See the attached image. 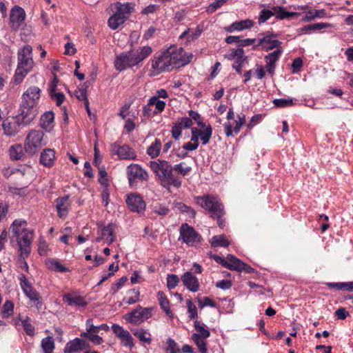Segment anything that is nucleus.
Returning a JSON list of instances; mask_svg holds the SVG:
<instances>
[{
	"label": "nucleus",
	"instance_id": "1",
	"mask_svg": "<svg viewBox=\"0 0 353 353\" xmlns=\"http://www.w3.org/2000/svg\"><path fill=\"white\" fill-rule=\"evenodd\" d=\"M12 238H15L19 246V257L26 259L31 252V245L34 239L33 230L27 228L25 220L16 219L10 225Z\"/></svg>",
	"mask_w": 353,
	"mask_h": 353
},
{
	"label": "nucleus",
	"instance_id": "2",
	"mask_svg": "<svg viewBox=\"0 0 353 353\" xmlns=\"http://www.w3.org/2000/svg\"><path fill=\"white\" fill-rule=\"evenodd\" d=\"M150 167L164 188L170 190L171 186L176 188L181 187V178L173 174V168L168 161L159 159L150 161Z\"/></svg>",
	"mask_w": 353,
	"mask_h": 353
},
{
	"label": "nucleus",
	"instance_id": "3",
	"mask_svg": "<svg viewBox=\"0 0 353 353\" xmlns=\"http://www.w3.org/2000/svg\"><path fill=\"white\" fill-rule=\"evenodd\" d=\"M41 89L37 86H30L22 95L19 112L26 121H32L37 116L38 111L37 106L41 97Z\"/></svg>",
	"mask_w": 353,
	"mask_h": 353
},
{
	"label": "nucleus",
	"instance_id": "4",
	"mask_svg": "<svg viewBox=\"0 0 353 353\" xmlns=\"http://www.w3.org/2000/svg\"><path fill=\"white\" fill-rule=\"evenodd\" d=\"M17 60L18 64L14 81L17 84H19L33 68L32 48L30 45H26L19 49L17 53Z\"/></svg>",
	"mask_w": 353,
	"mask_h": 353
},
{
	"label": "nucleus",
	"instance_id": "5",
	"mask_svg": "<svg viewBox=\"0 0 353 353\" xmlns=\"http://www.w3.org/2000/svg\"><path fill=\"white\" fill-rule=\"evenodd\" d=\"M196 203L207 210L211 217L217 219L218 225L221 228L224 227V221L221 219L225 213L224 208L217 197L212 195L197 196L196 197Z\"/></svg>",
	"mask_w": 353,
	"mask_h": 353
},
{
	"label": "nucleus",
	"instance_id": "6",
	"mask_svg": "<svg viewBox=\"0 0 353 353\" xmlns=\"http://www.w3.org/2000/svg\"><path fill=\"white\" fill-rule=\"evenodd\" d=\"M113 14L110 17L108 24L112 30H117L134 12V5L132 3H121L116 2L111 6Z\"/></svg>",
	"mask_w": 353,
	"mask_h": 353
},
{
	"label": "nucleus",
	"instance_id": "7",
	"mask_svg": "<svg viewBox=\"0 0 353 353\" xmlns=\"http://www.w3.org/2000/svg\"><path fill=\"white\" fill-rule=\"evenodd\" d=\"M44 133L39 130H32L26 136L24 142V150L30 155L37 153L39 150L46 144Z\"/></svg>",
	"mask_w": 353,
	"mask_h": 353
},
{
	"label": "nucleus",
	"instance_id": "8",
	"mask_svg": "<svg viewBox=\"0 0 353 353\" xmlns=\"http://www.w3.org/2000/svg\"><path fill=\"white\" fill-rule=\"evenodd\" d=\"M172 68L184 66L190 62L192 54L186 55L181 47L170 46L166 50Z\"/></svg>",
	"mask_w": 353,
	"mask_h": 353
},
{
	"label": "nucleus",
	"instance_id": "9",
	"mask_svg": "<svg viewBox=\"0 0 353 353\" xmlns=\"http://www.w3.org/2000/svg\"><path fill=\"white\" fill-rule=\"evenodd\" d=\"M126 172L130 187H135L138 182L147 181L149 177L148 172L137 163L129 165Z\"/></svg>",
	"mask_w": 353,
	"mask_h": 353
},
{
	"label": "nucleus",
	"instance_id": "10",
	"mask_svg": "<svg viewBox=\"0 0 353 353\" xmlns=\"http://www.w3.org/2000/svg\"><path fill=\"white\" fill-rule=\"evenodd\" d=\"M152 307H143L138 305L135 310L127 314L125 320L132 324L139 325L152 315Z\"/></svg>",
	"mask_w": 353,
	"mask_h": 353
},
{
	"label": "nucleus",
	"instance_id": "11",
	"mask_svg": "<svg viewBox=\"0 0 353 353\" xmlns=\"http://www.w3.org/2000/svg\"><path fill=\"white\" fill-rule=\"evenodd\" d=\"M31 121H26V119L23 118L21 113L12 117L7 119L3 121L2 126L4 131V134L7 136H14L18 133L21 124L26 125L28 124Z\"/></svg>",
	"mask_w": 353,
	"mask_h": 353
},
{
	"label": "nucleus",
	"instance_id": "12",
	"mask_svg": "<svg viewBox=\"0 0 353 353\" xmlns=\"http://www.w3.org/2000/svg\"><path fill=\"white\" fill-rule=\"evenodd\" d=\"M276 38V36L275 34L268 32L263 34L262 38L257 39V43L254 46L253 49L255 50L259 47L265 51H270L273 49H283L281 47L282 43Z\"/></svg>",
	"mask_w": 353,
	"mask_h": 353
},
{
	"label": "nucleus",
	"instance_id": "13",
	"mask_svg": "<svg viewBox=\"0 0 353 353\" xmlns=\"http://www.w3.org/2000/svg\"><path fill=\"white\" fill-rule=\"evenodd\" d=\"M152 72L154 75L170 70L172 67L169 61L167 51L163 52L159 56L154 57L152 60Z\"/></svg>",
	"mask_w": 353,
	"mask_h": 353
},
{
	"label": "nucleus",
	"instance_id": "14",
	"mask_svg": "<svg viewBox=\"0 0 353 353\" xmlns=\"http://www.w3.org/2000/svg\"><path fill=\"white\" fill-rule=\"evenodd\" d=\"M138 65L132 50L121 53L116 57L114 66L117 70L122 71L128 68Z\"/></svg>",
	"mask_w": 353,
	"mask_h": 353
},
{
	"label": "nucleus",
	"instance_id": "15",
	"mask_svg": "<svg viewBox=\"0 0 353 353\" xmlns=\"http://www.w3.org/2000/svg\"><path fill=\"white\" fill-rule=\"evenodd\" d=\"M180 238L187 245L193 246L201 241V236L195 230L187 223L183 224L180 228Z\"/></svg>",
	"mask_w": 353,
	"mask_h": 353
},
{
	"label": "nucleus",
	"instance_id": "16",
	"mask_svg": "<svg viewBox=\"0 0 353 353\" xmlns=\"http://www.w3.org/2000/svg\"><path fill=\"white\" fill-rule=\"evenodd\" d=\"M26 12L23 8L19 6L12 8L10 14V26L12 30H18L22 26L26 19Z\"/></svg>",
	"mask_w": 353,
	"mask_h": 353
},
{
	"label": "nucleus",
	"instance_id": "17",
	"mask_svg": "<svg viewBox=\"0 0 353 353\" xmlns=\"http://www.w3.org/2000/svg\"><path fill=\"white\" fill-rule=\"evenodd\" d=\"M111 154L117 155L121 160H134L137 155L134 151L128 145H119L116 143L111 145Z\"/></svg>",
	"mask_w": 353,
	"mask_h": 353
},
{
	"label": "nucleus",
	"instance_id": "18",
	"mask_svg": "<svg viewBox=\"0 0 353 353\" xmlns=\"http://www.w3.org/2000/svg\"><path fill=\"white\" fill-rule=\"evenodd\" d=\"M115 229L116 225L113 223H109L106 226L102 227L97 232L98 236L96 241H104L106 243L110 245L115 240Z\"/></svg>",
	"mask_w": 353,
	"mask_h": 353
},
{
	"label": "nucleus",
	"instance_id": "19",
	"mask_svg": "<svg viewBox=\"0 0 353 353\" xmlns=\"http://www.w3.org/2000/svg\"><path fill=\"white\" fill-rule=\"evenodd\" d=\"M126 203L129 209L134 212L142 213L145 210V203L143 198L137 193L128 195Z\"/></svg>",
	"mask_w": 353,
	"mask_h": 353
},
{
	"label": "nucleus",
	"instance_id": "20",
	"mask_svg": "<svg viewBox=\"0 0 353 353\" xmlns=\"http://www.w3.org/2000/svg\"><path fill=\"white\" fill-rule=\"evenodd\" d=\"M112 330L124 346L129 347L134 346L133 338L128 330L117 324H113Z\"/></svg>",
	"mask_w": 353,
	"mask_h": 353
},
{
	"label": "nucleus",
	"instance_id": "21",
	"mask_svg": "<svg viewBox=\"0 0 353 353\" xmlns=\"http://www.w3.org/2000/svg\"><path fill=\"white\" fill-rule=\"evenodd\" d=\"M283 52V49L275 50L264 57L266 63L265 68L271 76H273L274 74L276 63L280 59Z\"/></svg>",
	"mask_w": 353,
	"mask_h": 353
},
{
	"label": "nucleus",
	"instance_id": "22",
	"mask_svg": "<svg viewBox=\"0 0 353 353\" xmlns=\"http://www.w3.org/2000/svg\"><path fill=\"white\" fill-rule=\"evenodd\" d=\"M192 124V120L188 117H185L178 119L172 128V137L176 140H179L181 137L183 129L189 128Z\"/></svg>",
	"mask_w": 353,
	"mask_h": 353
},
{
	"label": "nucleus",
	"instance_id": "23",
	"mask_svg": "<svg viewBox=\"0 0 353 353\" xmlns=\"http://www.w3.org/2000/svg\"><path fill=\"white\" fill-rule=\"evenodd\" d=\"M56 208L57 215L61 219L65 218L69 212V209L71 205V202L69 200V196L65 195L61 197H58L55 200Z\"/></svg>",
	"mask_w": 353,
	"mask_h": 353
},
{
	"label": "nucleus",
	"instance_id": "24",
	"mask_svg": "<svg viewBox=\"0 0 353 353\" xmlns=\"http://www.w3.org/2000/svg\"><path fill=\"white\" fill-rule=\"evenodd\" d=\"M228 261L227 268L230 270L236 271H245L246 272H250L252 270L250 266L243 262H241L239 259L236 258L232 254H228L226 257Z\"/></svg>",
	"mask_w": 353,
	"mask_h": 353
},
{
	"label": "nucleus",
	"instance_id": "25",
	"mask_svg": "<svg viewBox=\"0 0 353 353\" xmlns=\"http://www.w3.org/2000/svg\"><path fill=\"white\" fill-rule=\"evenodd\" d=\"M88 347V344L83 339L75 338L73 340L69 341L64 349V353H75L79 352Z\"/></svg>",
	"mask_w": 353,
	"mask_h": 353
},
{
	"label": "nucleus",
	"instance_id": "26",
	"mask_svg": "<svg viewBox=\"0 0 353 353\" xmlns=\"http://www.w3.org/2000/svg\"><path fill=\"white\" fill-rule=\"evenodd\" d=\"M183 285L191 292L199 291L200 284L198 279L190 272H185L181 276Z\"/></svg>",
	"mask_w": 353,
	"mask_h": 353
},
{
	"label": "nucleus",
	"instance_id": "27",
	"mask_svg": "<svg viewBox=\"0 0 353 353\" xmlns=\"http://www.w3.org/2000/svg\"><path fill=\"white\" fill-rule=\"evenodd\" d=\"M63 301L68 305L75 307H84L88 304L83 296L76 293H68L64 294L63 296Z\"/></svg>",
	"mask_w": 353,
	"mask_h": 353
},
{
	"label": "nucleus",
	"instance_id": "28",
	"mask_svg": "<svg viewBox=\"0 0 353 353\" xmlns=\"http://www.w3.org/2000/svg\"><path fill=\"white\" fill-rule=\"evenodd\" d=\"M55 159V151L50 148H46L41 153L39 162L46 168H51L54 163Z\"/></svg>",
	"mask_w": 353,
	"mask_h": 353
},
{
	"label": "nucleus",
	"instance_id": "29",
	"mask_svg": "<svg viewBox=\"0 0 353 353\" xmlns=\"http://www.w3.org/2000/svg\"><path fill=\"white\" fill-rule=\"evenodd\" d=\"M204 130H200L196 127L192 128L191 132H194L199 138H200L202 143L206 145L212 134V128L210 125H205L203 128Z\"/></svg>",
	"mask_w": 353,
	"mask_h": 353
},
{
	"label": "nucleus",
	"instance_id": "30",
	"mask_svg": "<svg viewBox=\"0 0 353 353\" xmlns=\"http://www.w3.org/2000/svg\"><path fill=\"white\" fill-rule=\"evenodd\" d=\"M273 16H275L276 19L283 20L285 19H290L300 15L299 12H288L284 7L282 6H272V7Z\"/></svg>",
	"mask_w": 353,
	"mask_h": 353
},
{
	"label": "nucleus",
	"instance_id": "31",
	"mask_svg": "<svg viewBox=\"0 0 353 353\" xmlns=\"http://www.w3.org/2000/svg\"><path fill=\"white\" fill-rule=\"evenodd\" d=\"M157 298L161 308L165 312L167 316L171 319H173V314L170 308V302L165 293L162 291H159L157 292Z\"/></svg>",
	"mask_w": 353,
	"mask_h": 353
},
{
	"label": "nucleus",
	"instance_id": "32",
	"mask_svg": "<svg viewBox=\"0 0 353 353\" xmlns=\"http://www.w3.org/2000/svg\"><path fill=\"white\" fill-rule=\"evenodd\" d=\"M132 51L137 63L139 64L152 54V48L150 46H147Z\"/></svg>",
	"mask_w": 353,
	"mask_h": 353
},
{
	"label": "nucleus",
	"instance_id": "33",
	"mask_svg": "<svg viewBox=\"0 0 353 353\" xmlns=\"http://www.w3.org/2000/svg\"><path fill=\"white\" fill-rule=\"evenodd\" d=\"M54 121V113L52 112H45L40 119L41 127L46 131H50L52 128Z\"/></svg>",
	"mask_w": 353,
	"mask_h": 353
},
{
	"label": "nucleus",
	"instance_id": "34",
	"mask_svg": "<svg viewBox=\"0 0 353 353\" xmlns=\"http://www.w3.org/2000/svg\"><path fill=\"white\" fill-rule=\"evenodd\" d=\"M23 149L24 148L21 144L11 145L9 148L10 159L12 161L21 160L24 156Z\"/></svg>",
	"mask_w": 353,
	"mask_h": 353
},
{
	"label": "nucleus",
	"instance_id": "35",
	"mask_svg": "<svg viewBox=\"0 0 353 353\" xmlns=\"http://www.w3.org/2000/svg\"><path fill=\"white\" fill-rule=\"evenodd\" d=\"M133 334L142 343H145L148 345H150L152 343L151 334L143 328L136 329L133 332Z\"/></svg>",
	"mask_w": 353,
	"mask_h": 353
},
{
	"label": "nucleus",
	"instance_id": "36",
	"mask_svg": "<svg viewBox=\"0 0 353 353\" xmlns=\"http://www.w3.org/2000/svg\"><path fill=\"white\" fill-rule=\"evenodd\" d=\"M254 26V22L250 19H245L240 21L233 23L228 29V31L232 32L234 30L241 31L244 29H248Z\"/></svg>",
	"mask_w": 353,
	"mask_h": 353
},
{
	"label": "nucleus",
	"instance_id": "37",
	"mask_svg": "<svg viewBox=\"0 0 353 353\" xmlns=\"http://www.w3.org/2000/svg\"><path fill=\"white\" fill-rule=\"evenodd\" d=\"M19 321H21V325L28 335L33 336L34 334V326L28 316H20Z\"/></svg>",
	"mask_w": 353,
	"mask_h": 353
},
{
	"label": "nucleus",
	"instance_id": "38",
	"mask_svg": "<svg viewBox=\"0 0 353 353\" xmlns=\"http://www.w3.org/2000/svg\"><path fill=\"white\" fill-rule=\"evenodd\" d=\"M326 12L325 10H310L306 12V14L303 17V21L309 22L314 20L316 18H323L325 16Z\"/></svg>",
	"mask_w": 353,
	"mask_h": 353
},
{
	"label": "nucleus",
	"instance_id": "39",
	"mask_svg": "<svg viewBox=\"0 0 353 353\" xmlns=\"http://www.w3.org/2000/svg\"><path fill=\"white\" fill-rule=\"evenodd\" d=\"M86 330L88 332L94 333L97 334L100 330L107 332L109 330V326L107 324H101L99 326H95L93 324L92 319H87L85 322Z\"/></svg>",
	"mask_w": 353,
	"mask_h": 353
},
{
	"label": "nucleus",
	"instance_id": "40",
	"mask_svg": "<svg viewBox=\"0 0 353 353\" xmlns=\"http://www.w3.org/2000/svg\"><path fill=\"white\" fill-rule=\"evenodd\" d=\"M194 328L196 332L193 334H196L199 338L207 339L210 336V332L205 328V325L197 320L194 321Z\"/></svg>",
	"mask_w": 353,
	"mask_h": 353
},
{
	"label": "nucleus",
	"instance_id": "41",
	"mask_svg": "<svg viewBox=\"0 0 353 353\" xmlns=\"http://www.w3.org/2000/svg\"><path fill=\"white\" fill-rule=\"evenodd\" d=\"M161 148V142L159 139H155L154 141L148 147L147 154L152 158L159 156Z\"/></svg>",
	"mask_w": 353,
	"mask_h": 353
},
{
	"label": "nucleus",
	"instance_id": "42",
	"mask_svg": "<svg viewBox=\"0 0 353 353\" xmlns=\"http://www.w3.org/2000/svg\"><path fill=\"white\" fill-rule=\"evenodd\" d=\"M211 246L216 247H228L230 245V241L225 235H216L214 236L210 241Z\"/></svg>",
	"mask_w": 353,
	"mask_h": 353
},
{
	"label": "nucleus",
	"instance_id": "43",
	"mask_svg": "<svg viewBox=\"0 0 353 353\" xmlns=\"http://www.w3.org/2000/svg\"><path fill=\"white\" fill-rule=\"evenodd\" d=\"M41 346L43 353H52L54 349V339L51 336H47L42 339Z\"/></svg>",
	"mask_w": 353,
	"mask_h": 353
},
{
	"label": "nucleus",
	"instance_id": "44",
	"mask_svg": "<svg viewBox=\"0 0 353 353\" xmlns=\"http://www.w3.org/2000/svg\"><path fill=\"white\" fill-rule=\"evenodd\" d=\"M148 101L152 106L155 105V110L153 112L154 114L161 113L165 110V103L157 99V97H152Z\"/></svg>",
	"mask_w": 353,
	"mask_h": 353
},
{
	"label": "nucleus",
	"instance_id": "45",
	"mask_svg": "<svg viewBox=\"0 0 353 353\" xmlns=\"http://www.w3.org/2000/svg\"><path fill=\"white\" fill-rule=\"evenodd\" d=\"M48 266L49 269L53 270L59 272H66L69 270L63 266L58 260L51 259L48 261Z\"/></svg>",
	"mask_w": 353,
	"mask_h": 353
},
{
	"label": "nucleus",
	"instance_id": "46",
	"mask_svg": "<svg viewBox=\"0 0 353 353\" xmlns=\"http://www.w3.org/2000/svg\"><path fill=\"white\" fill-rule=\"evenodd\" d=\"M192 339L194 342V343L196 345L199 353H207L208 348H207V343L205 341V339H201L199 338V336L196 334H192Z\"/></svg>",
	"mask_w": 353,
	"mask_h": 353
},
{
	"label": "nucleus",
	"instance_id": "47",
	"mask_svg": "<svg viewBox=\"0 0 353 353\" xmlns=\"http://www.w3.org/2000/svg\"><path fill=\"white\" fill-rule=\"evenodd\" d=\"M235 123L236 125L234 128V130H232V126L230 123L228 122L225 124V133L227 137H229L232 136L233 132H234L236 134L239 132L243 125H240L237 121H235Z\"/></svg>",
	"mask_w": 353,
	"mask_h": 353
},
{
	"label": "nucleus",
	"instance_id": "48",
	"mask_svg": "<svg viewBox=\"0 0 353 353\" xmlns=\"http://www.w3.org/2000/svg\"><path fill=\"white\" fill-rule=\"evenodd\" d=\"M168 346L165 348V353H179L180 350L178 344L172 338L167 339Z\"/></svg>",
	"mask_w": 353,
	"mask_h": 353
},
{
	"label": "nucleus",
	"instance_id": "49",
	"mask_svg": "<svg viewBox=\"0 0 353 353\" xmlns=\"http://www.w3.org/2000/svg\"><path fill=\"white\" fill-rule=\"evenodd\" d=\"M332 25L327 23H316L313 24H310L303 28L305 30H319L324 28H332Z\"/></svg>",
	"mask_w": 353,
	"mask_h": 353
},
{
	"label": "nucleus",
	"instance_id": "50",
	"mask_svg": "<svg viewBox=\"0 0 353 353\" xmlns=\"http://www.w3.org/2000/svg\"><path fill=\"white\" fill-rule=\"evenodd\" d=\"M128 294H131V296L123 300V301H125L126 303L131 305L137 303L139 301L140 295L139 290L133 288L128 291Z\"/></svg>",
	"mask_w": 353,
	"mask_h": 353
},
{
	"label": "nucleus",
	"instance_id": "51",
	"mask_svg": "<svg viewBox=\"0 0 353 353\" xmlns=\"http://www.w3.org/2000/svg\"><path fill=\"white\" fill-rule=\"evenodd\" d=\"M274 105L277 108H285L294 105L293 99H276L273 101Z\"/></svg>",
	"mask_w": 353,
	"mask_h": 353
},
{
	"label": "nucleus",
	"instance_id": "52",
	"mask_svg": "<svg viewBox=\"0 0 353 353\" xmlns=\"http://www.w3.org/2000/svg\"><path fill=\"white\" fill-rule=\"evenodd\" d=\"M273 16L272 10H268V9H263L258 17V22L259 24L265 23L266 21H268L269 19H270L271 17Z\"/></svg>",
	"mask_w": 353,
	"mask_h": 353
},
{
	"label": "nucleus",
	"instance_id": "53",
	"mask_svg": "<svg viewBox=\"0 0 353 353\" xmlns=\"http://www.w3.org/2000/svg\"><path fill=\"white\" fill-rule=\"evenodd\" d=\"M153 212L160 216H165L169 213L170 209L165 204H157L154 206Z\"/></svg>",
	"mask_w": 353,
	"mask_h": 353
},
{
	"label": "nucleus",
	"instance_id": "54",
	"mask_svg": "<svg viewBox=\"0 0 353 353\" xmlns=\"http://www.w3.org/2000/svg\"><path fill=\"white\" fill-rule=\"evenodd\" d=\"M14 308L13 303L10 301H7L3 305L1 313L4 317H8L12 314Z\"/></svg>",
	"mask_w": 353,
	"mask_h": 353
},
{
	"label": "nucleus",
	"instance_id": "55",
	"mask_svg": "<svg viewBox=\"0 0 353 353\" xmlns=\"http://www.w3.org/2000/svg\"><path fill=\"white\" fill-rule=\"evenodd\" d=\"M184 165L185 163L183 162L176 164L173 167V170L178 172L182 176H185L191 171L192 168L190 166H184Z\"/></svg>",
	"mask_w": 353,
	"mask_h": 353
},
{
	"label": "nucleus",
	"instance_id": "56",
	"mask_svg": "<svg viewBox=\"0 0 353 353\" xmlns=\"http://www.w3.org/2000/svg\"><path fill=\"white\" fill-rule=\"evenodd\" d=\"M244 53L243 48H239L237 49H232L227 54L224 55L225 58L228 60H234L237 58L238 56Z\"/></svg>",
	"mask_w": 353,
	"mask_h": 353
},
{
	"label": "nucleus",
	"instance_id": "57",
	"mask_svg": "<svg viewBox=\"0 0 353 353\" xmlns=\"http://www.w3.org/2000/svg\"><path fill=\"white\" fill-rule=\"evenodd\" d=\"M179 283V279L176 274H168L167 277V287L172 290L176 287Z\"/></svg>",
	"mask_w": 353,
	"mask_h": 353
},
{
	"label": "nucleus",
	"instance_id": "58",
	"mask_svg": "<svg viewBox=\"0 0 353 353\" xmlns=\"http://www.w3.org/2000/svg\"><path fill=\"white\" fill-rule=\"evenodd\" d=\"M188 312L190 319H196L198 316L197 309L191 300L187 301Z\"/></svg>",
	"mask_w": 353,
	"mask_h": 353
},
{
	"label": "nucleus",
	"instance_id": "59",
	"mask_svg": "<svg viewBox=\"0 0 353 353\" xmlns=\"http://www.w3.org/2000/svg\"><path fill=\"white\" fill-rule=\"evenodd\" d=\"M198 305L201 309H203L205 306H210L211 307H215L216 303L211 299L208 296L203 297L202 300H198Z\"/></svg>",
	"mask_w": 353,
	"mask_h": 353
},
{
	"label": "nucleus",
	"instance_id": "60",
	"mask_svg": "<svg viewBox=\"0 0 353 353\" xmlns=\"http://www.w3.org/2000/svg\"><path fill=\"white\" fill-rule=\"evenodd\" d=\"M188 114L190 116L189 118L191 120L192 119L194 120L199 126H200L201 128L205 127V124L203 122H202V121L201 119V116L197 112H195L193 110H190Z\"/></svg>",
	"mask_w": 353,
	"mask_h": 353
},
{
	"label": "nucleus",
	"instance_id": "61",
	"mask_svg": "<svg viewBox=\"0 0 353 353\" xmlns=\"http://www.w3.org/2000/svg\"><path fill=\"white\" fill-rule=\"evenodd\" d=\"M128 281L127 276H124L120 278L118 281L114 284L112 285L110 290L115 293L117 292L120 288L123 287L124 283Z\"/></svg>",
	"mask_w": 353,
	"mask_h": 353
},
{
	"label": "nucleus",
	"instance_id": "62",
	"mask_svg": "<svg viewBox=\"0 0 353 353\" xmlns=\"http://www.w3.org/2000/svg\"><path fill=\"white\" fill-rule=\"evenodd\" d=\"M48 244L43 237L39 238L38 252L41 256H44L48 252Z\"/></svg>",
	"mask_w": 353,
	"mask_h": 353
},
{
	"label": "nucleus",
	"instance_id": "63",
	"mask_svg": "<svg viewBox=\"0 0 353 353\" xmlns=\"http://www.w3.org/2000/svg\"><path fill=\"white\" fill-rule=\"evenodd\" d=\"M228 0H214L211 3L208 8L210 12H215L218 8H221Z\"/></svg>",
	"mask_w": 353,
	"mask_h": 353
},
{
	"label": "nucleus",
	"instance_id": "64",
	"mask_svg": "<svg viewBox=\"0 0 353 353\" xmlns=\"http://www.w3.org/2000/svg\"><path fill=\"white\" fill-rule=\"evenodd\" d=\"M99 183L103 186H104V188L108 187L109 185V183H108V179L107 177V172H105V170L103 169H100L99 172Z\"/></svg>",
	"mask_w": 353,
	"mask_h": 353
}]
</instances>
